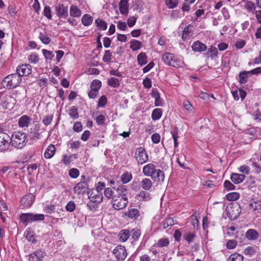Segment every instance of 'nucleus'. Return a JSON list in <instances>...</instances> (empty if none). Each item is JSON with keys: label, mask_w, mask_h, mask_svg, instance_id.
I'll list each match as a JSON object with an SVG mask.
<instances>
[{"label": "nucleus", "mask_w": 261, "mask_h": 261, "mask_svg": "<svg viewBox=\"0 0 261 261\" xmlns=\"http://www.w3.org/2000/svg\"><path fill=\"white\" fill-rule=\"evenodd\" d=\"M28 60L30 62L36 64L39 61V57L36 54L32 53L29 55Z\"/></svg>", "instance_id": "nucleus-53"}, {"label": "nucleus", "mask_w": 261, "mask_h": 261, "mask_svg": "<svg viewBox=\"0 0 261 261\" xmlns=\"http://www.w3.org/2000/svg\"><path fill=\"white\" fill-rule=\"evenodd\" d=\"M245 178V175L242 174L233 173L231 174L230 179L235 184H238L242 182Z\"/></svg>", "instance_id": "nucleus-27"}, {"label": "nucleus", "mask_w": 261, "mask_h": 261, "mask_svg": "<svg viewBox=\"0 0 261 261\" xmlns=\"http://www.w3.org/2000/svg\"><path fill=\"white\" fill-rule=\"evenodd\" d=\"M139 197L144 201H148L150 199L149 194L145 191L140 192Z\"/></svg>", "instance_id": "nucleus-58"}, {"label": "nucleus", "mask_w": 261, "mask_h": 261, "mask_svg": "<svg viewBox=\"0 0 261 261\" xmlns=\"http://www.w3.org/2000/svg\"><path fill=\"white\" fill-rule=\"evenodd\" d=\"M208 53H210V56L212 58L217 57L218 51L217 48L213 46H211L208 50Z\"/></svg>", "instance_id": "nucleus-56"}, {"label": "nucleus", "mask_w": 261, "mask_h": 261, "mask_svg": "<svg viewBox=\"0 0 261 261\" xmlns=\"http://www.w3.org/2000/svg\"><path fill=\"white\" fill-rule=\"evenodd\" d=\"M129 231L127 229H123L119 233L120 240L122 242H125L129 237Z\"/></svg>", "instance_id": "nucleus-36"}, {"label": "nucleus", "mask_w": 261, "mask_h": 261, "mask_svg": "<svg viewBox=\"0 0 261 261\" xmlns=\"http://www.w3.org/2000/svg\"><path fill=\"white\" fill-rule=\"evenodd\" d=\"M196 236L195 233H191L190 232H187L184 234V239L189 243H190L194 241V239L195 238Z\"/></svg>", "instance_id": "nucleus-49"}, {"label": "nucleus", "mask_w": 261, "mask_h": 261, "mask_svg": "<svg viewBox=\"0 0 261 261\" xmlns=\"http://www.w3.org/2000/svg\"><path fill=\"white\" fill-rule=\"evenodd\" d=\"M237 245V242L234 240H228L226 244L227 248L228 249H234Z\"/></svg>", "instance_id": "nucleus-57"}, {"label": "nucleus", "mask_w": 261, "mask_h": 261, "mask_svg": "<svg viewBox=\"0 0 261 261\" xmlns=\"http://www.w3.org/2000/svg\"><path fill=\"white\" fill-rule=\"evenodd\" d=\"M135 158L138 164L142 165L148 160V154L144 148H138L135 152Z\"/></svg>", "instance_id": "nucleus-9"}, {"label": "nucleus", "mask_w": 261, "mask_h": 261, "mask_svg": "<svg viewBox=\"0 0 261 261\" xmlns=\"http://www.w3.org/2000/svg\"><path fill=\"white\" fill-rule=\"evenodd\" d=\"M72 162V160L70 156H67L64 154L62 156V162L65 165H68Z\"/></svg>", "instance_id": "nucleus-63"}, {"label": "nucleus", "mask_w": 261, "mask_h": 261, "mask_svg": "<svg viewBox=\"0 0 261 261\" xmlns=\"http://www.w3.org/2000/svg\"><path fill=\"white\" fill-rule=\"evenodd\" d=\"M19 219L21 222L27 226L29 223L33 222L43 220L44 216L40 214L22 213L20 215Z\"/></svg>", "instance_id": "nucleus-4"}, {"label": "nucleus", "mask_w": 261, "mask_h": 261, "mask_svg": "<svg viewBox=\"0 0 261 261\" xmlns=\"http://www.w3.org/2000/svg\"><path fill=\"white\" fill-rule=\"evenodd\" d=\"M31 118L28 115H23L18 119V125L20 127H28L30 123Z\"/></svg>", "instance_id": "nucleus-21"}, {"label": "nucleus", "mask_w": 261, "mask_h": 261, "mask_svg": "<svg viewBox=\"0 0 261 261\" xmlns=\"http://www.w3.org/2000/svg\"><path fill=\"white\" fill-rule=\"evenodd\" d=\"M66 210L69 212H72L75 208V204L72 201H70L66 205Z\"/></svg>", "instance_id": "nucleus-60"}, {"label": "nucleus", "mask_w": 261, "mask_h": 261, "mask_svg": "<svg viewBox=\"0 0 261 261\" xmlns=\"http://www.w3.org/2000/svg\"><path fill=\"white\" fill-rule=\"evenodd\" d=\"M68 114L70 117L73 119H76L79 118V114L77 109L75 106H71L68 111Z\"/></svg>", "instance_id": "nucleus-37"}, {"label": "nucleus", "mask_w": 261, "mask_h": 261, "mask_svg": "<svg viewBox=\"0 0 261 261\" xmlns=\"http://www.w3.org/2000/svg\"><path fill=\"white\" fill-rule=\"evenodd\" d=\"M243 258L244 257L243 255L239 253H235L233 254H231L229 256L228 259V261H243Z\"/></svg>", "instance_id": "nucleus-43"}, {"label": "nucleus", "mask_w": 261, "mask_h": 261, "mask_svg": "<svg viewBox=\"0 0 261 261\" xmlns=\"http://www.w3.org/2000/svg\"><path fill=\"white\" fill-rule=\"evenodd\" d=\"M191 48L194 51L200 53L207 49L206 45L198 40L193 43Z\"/></svg>", "instance_id": "nucleus-17"}, {"label": "nucleus", "mask_w": 261, "mask_h": 261, "mask_svg": "<svg viewBox=\"0 0 261 261\" xmlns=\"http://www.w3.org/2000/svg\"><path fill=\"white\" fill-rule=\"evenodd\" d=\"M169 244V241L168 239L162 238L160 239L158 242V247H165L167 246Z\"/></svg>", "instance_id": "nucleus-59"}, {"label": "nucleus", "mask_w": 261, "mask_h": 261, "mask_svg": "<svg viewBox=\"0 0 261 261\" xmlns=\"http://www.w3.org/2000/svg\"><path fill=\"white\" fill-rule=\"evenodd\" d=\"M162 115V111L161 109L156 108L152 111L151 118L153 120H157L161 118Z\"/></svg>", "instance_id": "nucleus-39"}, {"label": "nucleus", "mask_w": 261, "mask_h": 261, "mask_svg": "<svg viewBox=\"0 0 261 261\" xmlns=\"http://www.w3.org/2000/svg\"><path fill=\"white\" fill-rule=\"evenodd\" d=\"M117 261H123L126 258L127 253L124 246H117L113 251Z\"/></svg>", "instance_id": "nucleus-8"}, {"label": "nucleus", "mask_w": 261, "mask_h": 261, "mask_svg": "<svg viewBox=\"0 0 261 261\" xmlns=\"http://www.w3.org/2000/svg\"><path fill=\"white\" fill-rule=\"evenodd\" d=\"M240 197V194L238 192H231L226 194L225 198L228 201H235Z\"/></svg>", "instance_id": "nucleus-41"}, {"label": "nucleus", "mask_w": 261, "mask_h": 261, "mask_svg": "<svg viewBox=\"0 0 261 261\" xmlns=\"http://www.w3.org/2000/svg\"><path fill=\"white\" fill-rule=\"evenodd\" d=\"M80 172L76 168H72L69 171V175L72 178H76L79 175Z\"/></svg>", "instance_id": "nucleus-54"}, {"label": "nucleus", "mask_w": 261, "mask_h": 261, "mask_svg": "<svg viewBox=\"0 0 261 261\" xmlns=\"http://www.w3.org/2000/svg\"><path fill=\"white\" fill-rule=\"evenodd\" d=\"M56 148L53 144H49L46 149L44 153V156L47 159H51L55 154Z\"/></svg>", "instance_id": "nucleus-23"}, {"label": "nucleus", "mask_w": 261, "mask_h": 261, "mask_svg": "<svg viewBox=\"0 0 261 261\" xmlns=\"http://www.w3.org/2000/svg\"><path fill=\"white\" fill-rule=\"evenodd\" d=\"M191 28L192 27L191 25H188L185 28L182 34V39L183 40H186L189 35L192 32Z\"/></svg>", "instance_id": "nucleus-47"}, {"label": "nucleus", "mask_w": 261, "mask_h": 261, "mask_svg": "<svg viewBox=\"0 0 261 261\" xmlns=\"http://www.w3.org/2000/svg\"><path fill=\"white\" fill-rule=\"evenodd\" d=\"M130 48L133 50L136 51L140 49L142 46V43L140 41L136 40H132L130 42Z\"/></svg>", "instance_id": "nucleus-38"}, {"label": "nucleus", "mask_w": 261, "mask_h": 261, "mask_svg": "<svg viewBox=\"0 0 261 261\" xmlns=\"http://www.w3.org/2000/svg\"><path fill=\"white\" fill-rule=\"evenodd\" d=\"M156 170L155 165L152 163H149L143 167V173L145 176L151 177Z\"/></svg>", "instance_id": "nucleus-15"}, {"label": "nucleus", "mask_w": 261, "mask_h": 261, "mask_svg": "<svg viewBox=\"0 0 261 261\" xmlns=\"http://www.w3.org/2000/svg\"><path fill=\"white\" fill-rule=\"evenodd\" d=\"M152 182L149 178H144L141 182L140 186L142 188L146 191H149L152 187Z\"/></svg>", "instance_id": "nucleus-29"}, {"label": "nucleus", "mask_w": 261, "mask_h": 261, "mask_svg": "<svg viewBox=\"0 0 261 261\" xmlns=\"http://www.w3.org/2000/svg\"><path fill=\"white\" fill-rule=\"evenodd\" d=\"M95 23L97 27L101 30H106L107 28L106 22L101 19L98 18L95 20Z\"/></svg>", "instance_id": "nucleus-40"}, {"label": "nucleus", "mask_w": 261, "mask_h": 261, "mask_svg": "<svg viewBox=\"0 0 261 261\" xmlns=\"http://www.w3.org/2000/svg\"><path fill=\"white\" fill-rule=\"evenodd\" d=\"M38 38L40 39L41 42L44 44H48L51 42V38L45 31L40 32Z\"/></svg>", "instance_id": "nucleus-30"}, {"label": "nucleus", "mask_w": 261, "mask_h": 261, "mask_svg": "<svg viewBox=\"0 0 261 261\" xmlns=\"http://www.w3.org/2000/svg\"><path fill=\"white\" fill-rule=\"evenodd\" d=\"M249 207L250 210H252L253 213L256 217L260 216L261 214V204L259 202L251 200L249 202Z\"/></svg>", "instance_id": "nucleus-13"}, {"label": "nucleus", "mask_w": 261, "mask_h": 261, "mask_svg": "<svg viewBox=\"0 0 261 261\" xmlns=\"http://www.w3.org/2000/svg\"><path fill=\"white\" fill-rule=\"evenodd\" d=\"M163 61L167 65L177 68L179 64L174 55L171 53H166L162 56Z\"/></svg>", "instance_id": "nucleus-7"}, {"label": "nucleus", "mask_w": 261, "mask_h": 261, "mask_svg": "<svg viewBox=\"0 0 261 261\" xmlns=\"http://www.w3.org/2000/svg\"><path fill=\"white\" fill-rule=\"evenodd\" d=\"M183 107L186 110H187L189 112H191L193 111V107L190 103V102L187 100H185L183 102Z\"/></svg>", "instance_id": "nucleus-64"}, {"label": "nucleus", "mask_w": 261, "mask_h": 261, "mask_svg": "<svg viewBox=\"0 0 261 261\" xmlns=\"http://www.w3.org/2000/svg\"><path fill=\"white\" fill-rule=\"evenodd\" d=\"M16 73L21 77L28 76L32 73V66L29 64L18 66L16 68Z\"/></svg>", "instance_id": "nucleus-11"}, {"label": "nucleus", "mask_w": 261, "mask_h": 261, "mask_svg": "<svg viewBox=\"0 0 261 261\" xmlns=\"http://www.w3.org/2000/svg\"><path fill=\"white\" fill-rule=\"evenodd\" d=\"M128 190L126 186H119L112 200V207L116 210H120L125 208L128 203Z\"/></svg>", "instance_id": "nucleus-1"}, {"label": "nucleus", "mask_w": 261, "mask_h": 261, "mask_svg": "<svg viewBox=\"0 0 261 261\" xmlns=\"http://www.w3.org/2000/svg\"><path fill=\"white\" fill-rule=\"evenodd\" d=\"M101 87V82L98 80H94L90 84V89L92 91H96L98 92Z\"/></svg>", "instance_id": "nucleus-35"}, {"label": "nucleus", "mask_w": 261, "mask_h": 261, "mask_svg": "<svg viewBox=\"0 0 261 261\" xmlns=\"http://www.w3.org/2000/svg\"><path fill=\"white\" fill-rule=\"evenodd\" d=\"M93 19V18L91 15L85 14L83 16L81 20L84 25L89 26L92 23Z\"/></svg>", "instance_id": "nucleus-33"}, {"label": "nucleus", "mask_w": 261, "mask_h": 261, "mask_svg": "<svg viewBox=\"0 0 261 261\" xmlns=\"http://www.w3.org/2000/svg\"><path fill=\"white\" fill-rule=\"evenodd\" d=\"M10 144V136L6 133L0 132V152L7 151Z\"/></svg>", "instance_id": "nucleus-6"}, {"label": "nucleus", "mask_w": 261, "mask_h": 261, "mask_svg": "<svg viewBox=\"0 0 261 261\" xmlns=\"http://www.w3.org/2000/svg\"><path fill=\"white\" fill-rule=\"evenodd\" d=\"M53 116L51 115H47L43 117L42 119L43 123L47 126L49 125L53 120Z\"/></svg>", "instance_id": "nucleus-52"}, {"label": "nucleus", "mask_w": 261, "mask_h": 261, "mask_svg": "<svg viewBox=\"0 0 261 261\" xmlns=\"http://www.w3.org/2000/svg\"><path fill=\"white\" fill-rule=\"evenodd\" d=\"M82 13L81 11L75 5H72L70 8V15L73 17H79Z\"/></svg>", "instance_id": "nucleus-31"}, {"label": "nucleus", "mask_w": 261, "mask_h": 261, "mask_svg": "<svg viewBox=\"0 0 261 261\" xmlns=\"http://www.w3.org/2000/svg\"><path fill=\"white\" fill-rule=\"evenodd\" d=\"M248 71L241 72L239 74V82L241 84H245L247 82L248 76L247 74Z\"/></svg>", "instance_id": "nucleus-45"}, {"label": "nucleus", "mask_w": 261, "mask_h": 261, "mask_svg": "<svg viewBox=\"0 0 261 261\" xmlns=\"http://www.w3.org/2000/svg\"><path fill=\"white\" fill-rule=\"evenodd\" d=\"M137 61L139 65L142 66L147 63V57L145 53H141L137 56Z\"/></svg>", "instance_id": "nucleus-32"}, {"label": "nucleus", "mask_w": 261, "mask_h": 261, "mask_svg": "<svg viewBox=\"0 0 261 261\" xmlns=\"http://www.w3.org/2000/svg\"><path fill=\"white\" fill-rule=\"evenodd\" d=\"M87 194L88 195V197L90 201L92 203H99L102 200L103 196L102 192H99L94 189L92 190L91 191L89 189V190L87 191Z\"/></svg>", "instance_id": "nucleus-10"}, {"label": "nucleus", "mask_w": 261, "mask_h": 261, "mask_svg": "<svg viewBox=\"0 0 261 261\" xmlns=\"http://www.w3.org/2000/svg\"><path fill=\"white\" fill-rule=\"evenodd\" d=\"M116 189H115V187L106 188L104 191L105 196L108 199H112V200L113 197L116 193Z\"/></svg>", "instance_id": "nucleus-34"}, {"label": "nucleus", "mask_w": 261, "mask_h": 261, "mask_svg": "<svg viewBox=\"0 0 261 261\" xmlns=\"http://www.w3.org/2000/svg\"><path fill=\"white\" fill-rule=\"evenodd\" d=\"M40 126L36 125L34 128H31L30 131V137L33 140H37L41 138V135L39 132Z\"/></svg>", "instance_id": "nucleus-20"}, {"label": "nucleus", "mask_w": 261, "mask_h": 261, "mask_svg": "<svg viewBox=\"0 0 261 261\" xmlns=\"http://www.w3.org/2000/svg\"><path fill=\"white\" fill-rule=\"evenodd\" d=\"M132 176L130 173L125 172L121 176V180L123 184L128 182L132 179Z\"/></svg>", "instance_id": "nucleus-48"}, {"label": "nucleus", "mask_w": 261, "mask_h": 261, "mask_svg": "<svg viewBox=\"0 0 261 261\" xmlns=\"http://www.w3.org/2000/svg\"><path fill=\"white\" fill-rule=\"evenodd\" d=\"M57 15L60 18H66L68 16V7L64 4H59L55 6Z\"/></svg>", "instance_id": "nucleus-12"}, {"label": "nucleus", "mask_w": 261, "mask_h": 261, "mask_svg": "<svg viewBox=\"0 0 261 261\" xmlns=\"http://www.w3.org/2000/svg\"><path fill=\"white\" fill-rule=\"evenodd\" d=\"M34 196L33 194H29L25 195L21 200V204L25 206H30L34 202Z\"/></svg>", "instance_id": "nucleus-19"}, {"label": "nucleus", "mask_w": 261, "mask_h": 261, "mask_svg": "<svg viewBox=\"0 0 261 261\" xmlns=\"http://www.w3.org/2000/svg\"><path fill=\"white\" fill-rule=\"evenodd\" d=\"M174 224V222L173 218L171 217L168 218L163 222V228L166 229L169 226H173Z\"/></svg>", "instance_id": "nucleus-51"}, {"label": "nucleus", "mask_w": 261, "mask_h": 261, "mask_svg": "<svg viewBox=\"0 0 261 261\" xmlns=\"http://www.w3.org/2000/svg\"><path fill=\"white\" fill-rule=\"evenodd\" d=\"M88 185L87 182H79L74 188V192L77 194H82L85 193L88 189Z\"/></svg>", "instance_id": "nucleus-14"}, {"label": "nucleus", "mask_w": 261, "mask_h": 261, "mask_svg": "<svg viewBox=\"0 0 261 261\" xmlns=\"http://www.w3.org/2000/svg\"><path fill=\"white\" fill-rule=\"evenodd\" d=\"M125 216L131 219L137 220L141 217L140 211L135 208H128V211L125 213Z\"/></svg>", "instance_id": "nucleus-16"}, {"label": "nucleus", "mask_w": 261, "mask_h": 261, "mask_svg": "<svg viewBox=\"0 0 261 261\" xmlns=\"http://www.w3.org/2000/svg\"><path fill=\"white\" fill-rule=\"evenodd\" d=\"M22 79L17 73H12L5 77L3 82L2 85L6 89L14 88L18 86L21 82Z\"/></svg>", "instance_id": "nucleus-3"}, {"label": "nucleus", "mask_w": 261, "mask_h": 261, "mask_svg": "<svg viewBox=\"0 0 261 261\" xmlns=\"http://www.w3.org/2000/svg\"><path fill=\"white\" fill-rule=\"evenodd\" d=\"M27 135L24 133L15 132L10 138V144L17 149H21L27 144Z\"/></svg>", "instance_id": "nucleus-2"}, {"label": "nucleus", "mask_w": 261, "mask_h": 261, "mask_svg": "<svg viewBox=\"0 0 261 261\" xmlns=\"http://www.w3.org/2000/svg\"><path fill=\"white\" fill-rule=\"evenodd\" d=\"M107 103V98L106 96H101L98 99V107H105Z\"/></svg>", "instance_id": "nucleus-55"}, {"label": "nucleus", "mask_w": 261, "mask_h": 261, "mask_svg": "<svg viewBox=\"0 0 261 261\" xmlns=\"http://www.w3.org/2000/svg\"><path fill=\"white\" fill-rule=\"evenodd\" d=\"M24 237L30 242L36 243V239L34 236V232L30 228H28L24 232Z\"/></svg>", "instance_id": "nucleus-28"}, {"label": "nucleus", "mask_w": 261, "mask_h": 261, "mask_svg": "<svg viewBox=\"0 0 261 261\" xmlns=\"http://www.w3.org/2000/svg\"><path fill=\"white\" fill-rule=\"evenodd\" d=\"M44 253L40 250H37L29 255V261H42Z\"/></svg>", "instance_id": "nucleus-18"}, {"label": "nucleus", "mask_w": 261, "mask_h": 261, "mask_svg": "<svg viewBox=\"0 0 261 261\" xmlns=\"http://www.w3.org/2000/svg\"><path fill=\"white\" fill-rule=\"evenodd\" d=\"M112 58V53H111L110 50H105V54L102 57L103 62L108 63L111 61Z\"/></svg>", "instance_id": "nucleus-46"}, {"label": "nucleus", "mask_w": 261, "mask_h": 261, "mask_svg": "<svg viewBox=\"0 0 261 261\" xmlns=\"http://www.w3.org/2000/svg\"><path fill=\"white\" fill-rule=\"evenodd\" d=\"M108 85L113 88L118 87L120 85L119 80L116 77H111L108 81Z\"/></svg>", "instance_id": "nucleus-42"}, {"label": "nucleus", "mask_w": 261, "mask_h": 261, "mask_svg": "<svg viewBox=\"0 0 261 261\" xmlns=\"http://www.w3.org/2000/svg\"><path fill=\"white\" fill-rule=\"evenodd\" d=\"M43 14L48 19H51V10L49 6H46L43 10Z\"/></svg>", "instance_id": "nucleus-62"}, {"label": "nucleus", "mask_w": 261, "mask_h": 261, "mask_svg": "<svg viewBox=\"0 0 261 261\" xmlns=\"http://www.w3.org/2000/svg\"><path fill=\"white\" fill-rule=\"evenodd\" d=\"M259 236V233L253 229H248L245 233V237L249 241L255 240Z\"/></svg>", "instance_id": "nucleus-26"}, {"label": "nucleus", "mask_w": 261, "mask_h": 261, "mask_svg": "<svg viewBox=\"0 0 261 261\" xmlns=\"http://www.w3.org/2000/svg\"><path fill=\"white\" fill-rule=\"evenodd\" d=\"M119 10L121 14L126 15L128 12V3L127 0H121L119 3Z\"/></svg>", "instance_id": "nucleus-22"}, {"label": "nucleus", "mask_w": 261, "mask_h": 261, "mask_svg": "<svg viewBox=\"0 0 261 261\" xmlns=\"http://www.w3.org/2000/svg\"><path fill=\"white\" fill-rule=\"evenodd\" d=\"M151 95L155 99V106L160 107L163 106V102L160 97V93L156 90H152Z\"/></svg>", "instance_id": "nucleus-24"}, {"label": "nucleus", "mask_w": 261, "mask_h": 261, "mask_svg": "<svg viewBox=\"0 0 261 261\" xmlns=\"http://www.w3.org/2000/svg\"><path fill=\"white\" fill-rule=\"evenodd\" d=\"M43 55H44L46 61H51L55 55L51 51L43 49L42 50Z\"/></svg>", "instance_id": "nucleus-44"}, {"label": "nucleus", "mask_w": 261, "mask_h": 261, "mask_svg": "<svg viewBox=\"0 0 261 261\" xmlns=\"http://www.w3.org/2000/svg\"><path fill=\"white\" fill-rule=\"evenodd\" d=\"M166 5L169 9H173L177 7L178 4V0H165Z\"/></svg>", "instance_id": "nucleus-50"}, {"label": "nucleus", "mask_w": 261, "mask_h": 261, "mask_svg": "<svg viewBox=\"0 0 261 261\" xmlns=\"http://www.w3.org/2000/svg\"><path fill=\"white\" fill-rule=\"evenodd\" d=\"M227 215L231 220H236L239 217L241 213V206L239 203H232L226 207Z\"/></svg>", "instance_id": "nucleus-5"}, {"label": "nucleus", "mask_w": 261, "mask_h": 261, "mask_svg": "<svg viewBox=\"0 0 261 261\" xmlns=\"http://www.w3.org/2000/svg\"><path fill=\"white\" fill-rule=\"evenodd\" d=\"M164 172L160 169H156V171L151 177L152 180L158 182H163L164 180Z\"/></svg>", "instance_id": "nucleus-25"}, {"label": "nucleus", "mask_w": 261, "mask_h": 261, "mask_svg": "<svg viewBox=\"0 0 261 261\" xmlns=\"http://www.w3.org/2000/svg\"><path fill=\"white\" fill-rule=\"evenodd\" d=\"M223 185L227 191L233 190L235 189V186L229 180H225Z\"/></svg>", "instance_id": "nucleus-61"}]
</instances>
